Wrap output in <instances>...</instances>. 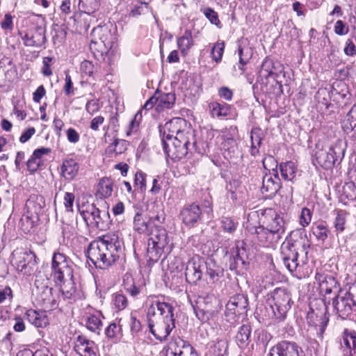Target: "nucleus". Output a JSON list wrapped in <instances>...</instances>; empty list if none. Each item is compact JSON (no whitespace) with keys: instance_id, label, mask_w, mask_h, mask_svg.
<instances>
[{"instance_id":"1","label":"nucleus","mask_w":356,"mask_h":356,"mask_svg":"<svg viewBox=\"0 0 356 356\" xmlns=\"http://www.w3.org/2000/svg\"><path fill=\"white\" fill-rule=\"evenodd\" d=\"M123 242L115 234H108L93 241L88 248V258L97 267L106 269L122 254Z\"/></svg>"},{"instance_id":"2","label":"nucleus","mask_w":356,"mask_h":356,"mask_svg":"<svg viewBox=\"0 0 356 356\" xmlns=\"http://www.w3.org/2000/svg\"><path fill=\"white\" fill-rule=\"evenodd\" d=\"M248 232L255 235V240L260 246L273 248L282 238L286 230V222L284 218L270 209L262 225L247 226Z\"/></svg>"},{"instance_id":"3","label":"nucleus","mask_w":356,"mask_h":356,"mask_svg":"<svg viewBox=\"0 0 356 356\" xmlns=\"http://www.w3.org/2000/svg\"><path fill=\"white\" fill-rule=\"evenodd\" d=\"M174 307L170 303L155 301L147 310L148 325L151 333L161 341L165 340L175 327Z\"/></svg>"},{"instance_id":"4","label":"nucleus","mask_w":356,"mask_h":356,"mask_svg":"<svg viewBox=\"0 0 356 356\" xmlns=\"http://www.w3.org/2000/svg\"><path fill=\"white\" fill-rule=\"evenodd\" d=\"M90 49L99 61L110 65L117 48L115 31L108 26H99L92 29Z\"/></svg>"},{"instance_id":"5","label":"nucleus","mask_w":356,"mask_h":356,"mask_svg":"<svg viewBox=\"0 0 356 356\" xmlns=\"http://www.w3.org/2000/svg\"><path fill=\"white\" fill-rule=\"evenodd\" d=\"M300 230L291 231L281 245V254L284 265L290 272L296 270L300 263L298 261L299 252L307 254L309 245L305 243Z\"/></svg>"},{"instance_id":"6","label":"nucleus","mask_w":356,"mask_h":356,"mask_svg":"<svg viewBox=\"0 0 356 356\" xmlns=\"http://www.w3.org/2000/svg\"><path fill=\"white\" fill-rule=\"evenodd\" d=\"M315 159L318 165L325 169L332 168L336 163H340L345 154V147L341 140H337L330 147L316 144Z\"/></svg>"},{"instance_id":"7","label":"nucleus","mask_w":356,"mask_h":356,"mask_svg":"<svg viewBox=\"0 0 356 356\" xmlns=\"http://www.w3.org/2000/svg\"><path fill=\"white\" fill-rule=\"evenodd\" d=\"M191 140H193V134L187 131L186 134L178 135L173 140L164 142L162 145L166 156L173 161L186 158L195 143H191Z\"/></svg>"},{"instance_id":"8","label":"nucleus","mask_w":356,"mask_h":356,"mask_svg":"<svg viewBox=\"0 0 356 356\" xmlns=\"http://www.w3.org/2000/svg\"><path fill=\"white\" fill-rule=\"evenodd\" d=\"M333 312L341 319H346L356 312V283L348 291L341 292L332 298Z\"/></svg>"},{"instance_id":"9","label":"nucleus","mask_w":356,"mask_h":356,"mask_svg":"<svg viewBox=\"0 0 356 356\" xmlns=\"http://www.w3.org/2000/svg\"><path fill=\"white\" fill-rule=\"evenodd\" d=\"M149 234L147 248V257L149 261H157L169 243L167 231L161 227L156 226Z\"/></svg>"},{"instance_id":"10","label":"nucleus","mask_w":356,"mask_h":356,"mask_svg":"<svg viewBox=\"0 0 356 356\" xmlns=\"http://www.w3.org/2000/svg\"><path fill=\"white\" fill-rule=\"evenodd\" d=\"M307 319L309 323L318 327L319 334L322 336L329 322L325 299L316 300L311 304Z\"/></svg>"},{"instance_id":"11","label":"nucleus","mask_w":356,"mask_h":356,"mask_svg":"<svg viewBox=\"0 0 356 356\" xmlns=\"http://www.w3.org/2000/svg\"><path fill=\"white\" fill-rule=\"evenodd\" d=\"M52 275L56 283L73 277L71 260L64 254L56 252L51 261Z\"/></svg>"},{"instance_id":"12","label":"nucleus","mask_w":356,"mask_h":356,"mask_svg":"<svg viewBox=\"0 0 356 356\" xmlns=\"http://www.w3.org/2000/svg\"><path fill=\"white\" fill-rule=\"evenodd\" d=\"M36 263L35 254L26 248H17L11 254L10 264L17 270L24 274H30Z\"/></svg>"},{"instance_id":"13","label":"nucleus","mask_w":356,"mask_h":356,"mask_svg":"<svg viewBox=\"0 0 356 356\" xmlns=\"http://www.w3.org/2000/svg\"><path fill=\"white\" fill-rule=\"evenodd\" d=\"M79 211L85 222L99 229H104L108 225V213L102 211L94 204H88L79 208Z\"/></svg>"},{"instance_id":"14","label":"nucleus","mask_w":356,"mask_h":356,"mask_svg":"<svg viewBox=\"0 0 356 356\" xmlns=\"http://www.w3.org/2000/svg\"><path fill=\"white\" fill-rule=\"evenodd\" d=\"M291 298L289 293L284 289L278 288L274 290L270 303L275 318L282 321L291 308Z\"/></svg>"},{"instance_id":"15","label":"nucleus","mask_w":356,"mask_h":356,"mask_svg":"<svg viewBox=\"0 0 356 356\" xmlns=\"http://www.w3.org/2000/svg\"><path fill=\"white\" fill-rule=\"evenodd\" d=\"M248 306V298L243 294L232 296L225 305V317L226 321L234 323L237 317L246 313Z\"/></svg>"},{"instance_id":"16","label":"nucleus","mask_w":356,"mask_h":356,"mask_svg":"<svg viewBox=\"0 0 356 356\" xmlns=\"http://www.w3.org/2000/svg\"><path fill=\"white\" fill-rule=\"evenodd\" d=\"M48 280H42L38 277L35 280L34 291L38 304L45 309H51L56 305V300L53 296V289L48 285Z\"/></svg>"},{"instance_id":"17","label":"nucleus","mask_w":356,"mask_h":356,"mask_svg":"<svg viewBox=\"0 0 356 356\" xmlns=\"http://www.w3.org/2000/svg\"><path fill=\"white\" fill-rule=\"evenodd\" d=\"M232 256L233 261L230 262V269L243 273L249 266L248 252L246 243L243 241H238L232 248Z\"/></svg>"},{"instance_id":"18","label":"nucleus","mask_w":356,"mask_h":356,"mask_svg":"<svg viewBox=\"0 0 356 356\" xmlns=\"http://www.w3.org/2000/svg\"><path fill=\"white\" fill-rule=\"evenodd\" d=\"M166 356H197L193 347L179 337H172L165 350Z\"/></svg>"},{"instance_id":"19","label":"nucleus","mask_w":356,"mask_h":356,"mask_svg":"<svg viewBox=\"0 0 356 356\" xmlns=\"http://www.w3.org/2000/svg\"><path fill=\"white\" fill-rule=\"evenodd\" d=\"M315 280L318 283L320 293L325 300L327 295L333 293L336 296L341 292L339 283L332 275L316 273Z\"/></svg>"},{"instance_id":"20","label":"nucleus","mask_w":356,"mask_h":356,"mask_svg":"<svg viewBox=\"0 0 356 356\" xmlns=\"http://www.w3.org/2000/svg\"><path fill=\"white\" fill-rule=\"evenodd\" d=\"M186 120L180 118H173L167 122L160 131L162 135V143L167 142V140H173L175 136H178V135L186 134V132L181 130L182 127L186 125Z\"/></svg>"},{"instance_id":"21","label":"nucleus","mask_w":356,"mask_h":356,"mask_svg":"<svg viewBox=\"0 0 356 356\" xmlns=\"http://www.w3.org/2000/svg\"><path fill=\"white\" fill-rule=\"evenodd\" d=\"M204 261L199 257H192L187 263L185 276L186 281L191 284H195L202 277V269Z\"/></svg>"},{"instance_id":"22","label":"nucleus","mask_w":356,"mask_h":356,"mask_svg":"<svg viewBox=\"0 0 356 356\" xmlns=\"http://www.w3.org/2000/svg\"><path fill=\"white\" fill-rule=\"evenodd\" d=\"M193 309L197 318L203 323L209 321L215 313L210 298H199Z\"/></svg>"},{"instance_id":"23","label":"nucleus","mask_w":356,"mask_h":356,"mask_svg":"<svg viewBox=\"0 0 356 356\" xmlns=\"http://www.w3.org/2000/svg\"><path fill=\"white\" fill-rule=\"evenodd\" d=\"M202 210L199 205L193 203L185 206L180 211L182 222L187 227H194L201 220Z\"/></svg>"},{"instance_id":"24","label":"nucleus","mask_w":356,"mask_h":356,"mask_svg":"<svg viewBox=\"0 0 356 356\" xmlns=\"http://www.w3.org/2000/svg\"><path fill=\"white\" fill-rule=\"evenodd\" d=\"M271 356H300L301 348L295 342L282 341L271 350Z\"/></svg>"},{"instance_id":"25","label":"nucleus","mask_w":356,"mask_h":356,"mask_svg":"<svg viewBox=\"0 0 356 356\" xmlns=\"http://www.w3.org/2000/svg\"><path fill=\"white\" fill-rule=\"evenodd\" d=\"M341 127L348 137L356 140V105L351 107L342 120Z\"/></svg>"},{"instance_id":"26","label":"nucleus","mask_w":356,"mask_h":356,"mask_svg":"<svg viewBox=\"0 0 356 356\" xmlns=\"http://www.w3.org/2000/svg\"><path fill=\"white\" fill-rule=\"evenodd\" d=\"M74 349L80 356H97L95 343L83 336L76 338Z\"/></svg>"},{"instance_id":"27","label":"nucleus","mask_w":356,"mask_h":356,"mask_svg":"<svg viewBox=\"0 0 356 356\" xmlns=\"http://www.w3.org/2000/svg\"><path fill=\"white\" fill-rule=\"evenodd\" d=\"M79 168V163L75 159H65L60 166V176L67 181H72L77 176Z\"/></svg>"},{"instance_id":"28","label":"nucleus","mask_w":356,"mask_h":356,"mask_svg":"<svg viewBox=\"0 0 356 356\" xmlns=\"http://www.w3.org/2000/svg\"><path fill=\"white\" fill-rule=\"evenodd\" d=\"M280 186L277 175L266 174L263 177L261 192L270 197L276 194Z\"/></svg>"},{"instance_id":"29","label":"nucleus","mask_w":356,"mask_h":356,"mask_svg":"<svg viewBox=\"0 0 356 356\" xmlns=\"http://www.w3.org/2000/svg\"><path fill=\"white\" fill-rule=\"evenodd\" d=\"M44 205L45 202L42 196L33 194L26 200L24 211L32 216L33 214V217L39 216Z\"/></svg>"},{"instance_id":"30","label":"nucleus","mask_w":356,"mask_h":356,"mask_svg":"<svg viewBox=\"0 0 356 356\" xmlns=\"http://www.w3.org/2000/svg\"><path fill=\"white\" fill-rule=\"evenodd\" d=\"M344 356H356V334L345 331L341 343Z\"/></svg>"},{"instance_id":"31","label":"nucleus","mask_w":356,"mask_h":356,"mask_svg":"<svg viewBox=\"0 0 356 356\" xmlns=\"http://www.w3.org/2000/svg\"><path fill=\"white\" fill-rule=\"evenodd\" d=\"M26 318L36 327H44L49 325V318L45 312L29 309L26 312Z\"/></svg>"},{"instance_id":"32","label":"nucleus","mask_w":356,"mask_h":356,"mask_svg":"<svg viewBox=\"0 0 356 356\" xmlns=\"http://www.w3.org/2000/svg\"><path fill=\"white\" fill-rule=\"evenodd\" d=\"M113 191V181L108 177H102L99 179L97 186L96 195L100 198H108L112 195Z\"/></svg>"},{"instance_id":"33","label":"nucleus","mask_w":356,"mask_h":356,"mask_svg":"<svg viewBox=\"0 0 356 356\" xmlns=\"http://www.w3.org/2000/svg\"><path fill=\"white\" fill-rule=\"evenodd\" d=\"M243 186L236 179L231 180L226 186L227 197L235 202L243 197Z\"/></svg>"},{"instance_id":"34","label":"nucleus","mask_w":356,"mask_h":356,"mask_svg":"<svg viewBox=\"0 0 356 356\" xmlns=\"http://www.w3.org/2000/svg\"><path fill=\"white\" fill-rule=\"evenodd\" d=\"M177 46L183 55H186L191 47L194 45L192 31L186 29L183 35L177 40Z\"/></svg>"},{"instance_id":"35","label":"nucleus","mask_w":356,"mask_h":356,"mask_svg":"<svg viewBox=\"0 0 356 356\" xmlns=\"http://www.w3.org/2000/svg\"><path fill=\"white\" fill-rule=\"evenodd\" d=\"M149 220L139 210L136 211L134 218V229L135 231L141 234H149Z\"/></svg>"},{"instance_id":"36","label":"nucleus","mask_w":356,"mask_h":356,"mask_svg":"<svg viewBox=\"0 0 356 356\" xmlns=\"http://www.w3.org/2000/svg\"><path fill=\"white\" fill-rule=\"evenodd\" d=\"M24 43L28 47H40L44 44L46 38L44 35L36 31L33 33H28L23 38Z\"/></svg>"},{"instance_id":"37","label":"nucleus","mask_w":356,"mask_h":356,"mask_svg":"<svg viewBox=\"0 0 356 356\" xmlns=\"http://www.w3.org/2000/svg\"><path fill=\"white\" fill-rule=\"evenodd\" d=\"M263 140V132L259 128H253L250 132L251 149L250 154L256 156L259 152V147Z\"/></svg>"},{"instance_id":"38","label":"nucleus","mask_w":356,"mask_h":356,"mask_svg":"<svg viewBox=\"0 0 356 356\" xmlns=\"http://www.w3.org/2000/svg\"><path fill=\"white\" fill-rule=\"evenodd\" d=\"M100 6V0H79V7L84 12L85 19L90 18V14L94 13Z\"/></svg>"},{"instance_id":"39","label":"nucleus","mask_w":356,"mask_h":356,"mask_svg":"<svg viewBox=\"0 0 356 356\" xmlns=\"http://www.w3.org/2000/svg\"><path fill=\"white\" fill-rule=\"evenodd\" d=\"M335 217L333 220V225L337 234L343 232L346 229L348 213L343 210H336Z\"/></svg>"},{"instance_id":"40","label":"nucleus","mask_w":356,"mask_h":356,"mask_svg":"<svg viewBox=\"0 0 356 356\" xmlns=\"http://www.w3.org/2000/svg\"><path fill=\"white\" fill-rule=\"evenodd\" d=\"M280 170L283 179L287 181H293L296 175L297 167L293 162L287 161L280 164Z\"/></svg>"},{"instance_id":"41","label":"nucleus","mask_w":356,"mask_h":356,"mask_svg":"<svg viewBox=\"0 0 356 356\" xmlns=\"http://www.w3.org/2000/svg\"><path fill=\"white\" fill-rule=\"evenodd\" d=\"M251 334V327L249 325H243L236 334V342L240 347H245L249 343Z\"/></svg>"},{"instance_id":"42","label":"nucleus","mask_w":356,"mask_h":356,"mask_svg":"<svg viewBox=\"0 0 356 356\" xmlns=\"http://www.w3.org/2000/svg\"><path fill=\"white\" fill-rule=\"evenodd\" d=\"M211 115L215 118L226 117L230 113L229 106L227 104H220L218 102H211L209 104Z\"/></svg>"},{"instance_id":"43","label":"nucleus","mask_w":356,"mask_h":356,"mask_svg":"<svg viewBox=\"0 0 356 356\" xmlns=\"http://www.w3.org/2000/svg\"><path fill=\"white\" fill-rule=\"evenodd\" d=\"M102 317L100 313L89 315L86 320L87 328L90 331L99 333L103 326Z\"/></svg>"},{"instance_id":"44","label":"nucleus","mask_w":356,"mask_h":356,"mask_svg":"<svg viewBox=\"0 0 356 356\" xmlns=\"http://www.w3.org/2000/svg\"><path fill=\"white\" fill-rule=\"evenodd\" d=\"M312 233L316 241L323 244L328 237L330 231L323 223L321 222L312 227Z\"/></svg>"},{"instance_id":"45","label":"nucleus","mask_w":356,"mask_h":356,"mask_svg":"<svg viewBox=\"0 0 356 356\" xmlns=\"http://www.w3.org/2000/svg\"><path fill=\"white\" fill-rule=\"evenodd\" d=\"M274 66L273 63L270 59L266 58L261 66L260 71L259 72V78L263 81L264 79L266 81L270 76H274L273 72Z\"/></svg>"},{"instance_id":"46","label":"nucleus","mask_w":356,"mask_h":356,"mask_svg":"<svg viewBox=\"0 0 356 356\" xmlns=\"http://www.w3.org/2000/svg\"><path fill=\"white\" fill-rule=\"evenodd\" d=\"M106 337L113 339L115 343L120 341L122 336V327L120 325L115 323H111L105 330Z\"/></svg>"},{"instance_id":"47","label":"nucleus","mask_w":356,"mask_h":356,"mask_svg":"<svg viewBox=\"0 0 356 356\" xmlns=\"http://www.w3.org/2000/svg\"><path fill=\"white\" fill-rule=\"evenodd\" d=\"M127 145L128 143L125 140L115 139L113 143L106 148V153L108 154L112 153L120 154L127 149Z\"/></svg>"},{"instance_id":"48","label":"nucleus","mask_w":356,"mask_h":356,"mask_svg":"<svg viewBox=\"0 0 356 356\" xmlns=\"http://www.w3.org/2000/svg\"><path fill=\"white\" fill-rule=\"evenodd\" d=\"M38 220V216L33 217V215H31L24 211V213L21 218L22 228L24 232H29L35 227L37 221Z\"/></svg>"},{"instance_id":"49","label":"nucleus","mask_w":356,"mask_h":356,"mask_svg":"<svg viewBox=\"0 0 356 356\" xmlns=\"http://www.w3.org/2000/svg\"><path fill=\"white\" fill-rule=\"evenodd\" d=\"M60 286V290L67 299H71L76 293V287L72 278L65 280L64 282L56 283Z\"/></svg>"},{"instance_id":"50","label":"nucleus","mask_w":356,"mask_h":356,"mask_svg":"<svg viewBox=\"0 0 356 356\" xmlns=\"http://www.w3.org/2000/svg\"><path fill=\"white\" fill-rule=\"evenodd\" d=\"M158 98V108L161 109L170 108L175 102V95L173 93L161 94Z\"/></svg>"},{"instance_id":"51","label":"nucleus","mask_w":356,"mask_h":356,"mask_svg":"<svg viewBox=\"0 0 356 356\" xmlns=\"http://www.w3.org/2000/svg\"><path fill=\"white\" fill-rule=\"evenodd\" d=\"M112 303L118 311L124 309L128 305L127 297L121 292H117L112 295Z\"/></svg>"},{"instance_id":"52","label":"nucleus","mask_w":356,"mask_h":356,"mask_svg":"<svg viewBox=\"0 0 356 356\" xmlns=\"http://www.w3.org/2000/svg\"><path fill=\"white\" fill-rule=\"evenodd\" d=\"M239 69L243 71V67L248 63L252 57V51L249 47H238Z\"/></svg>"},{"instance_id":"53","label":"nucleus","mask_w":356,"mask_h":356,"mask_svg":"<svg viewBox=\"0 0 356 356\" xmlns=\"http://www.w3.org/2000/svg\"><path fill=\"white\" fill-rule=\"evenodd\" d=\"M224 49L225 42L222 41L217 42L213 44L211 51V56L215 62L219 63L221 61Z\"/></svg>"},{"instance_id":"54","label":"nucleus","mask_w":356,"mask_h":356,"mask_svg":"<svg viewBox=\"0 0 356 356\" xmlns=\"http://www.w3.org/2000/svg\"><path fill=\"white\" fill-rule=\"evenodd\" d=\"M202 12L212 24L218 26L220 24L218 13L212 8H205Z\"/></svg>"},{"instance_id":"55","label":"nucleus","mask_w":356,"mask_h":356,"mask_svg":"<svg viewBox=\"0 0 356 356\" xmlns=\"http://www.w3.org/2000/svg\"><path fill=\"white\" fill-rule=\"evenodd\" d=\"M42 163V162L41 159H39L32 155L27 161V169L30 172L34 173L38 170Z\"/></svg>"},{"instance_id":"56","label":"nucleus","mask_w":356,"mask_h":356,"mask_svg":"<svg viewBox=\"0 0 356 356\" xmlns=\"http://www.w3.org/2000/svg\"><path fill=\"white\" fill-rule=\"evenodd\" d=\"M312 220V212L311 211L305 207L302 209L301 213L300 216V224L303 227L307 226Z\"/></svg>"},{"instance_id":"57","label":"nucleus","mask_w":356,"mask_h":356,"mask_svg":"<svg viewBox=\"0 0 356 356\" xmlns=\"http://www.w3.org/2000/svg\"><path fill=\"white\" fill-rule=\"evenodd\" d=\"M343 195L348 200H354L356 197V189L352 183L346 184L343 186Z\"/></svg>"},{"instance_id":"58","label":"nucleus","mask_w":356,"mask_h":356,"mask_svg":"<svg viewBox=\"0 0 356 356\" xmlns=\"http://www.w3.org/2000/svg\"><path fill=\"white\" fill-rule=\"evenodd\" d=\"M99 108L100 106L97 99L88 101L86 105V111L91 115L98 112Z\"/></svg>"},{"instance_id":"59","label":"nucleus","mask_w":356,"mask_h":356,"mask_svg":"<svg viewBox=\"0 0 356 356\" xmlns=\"http://www.w3.org/2000/svg\"><path fill=\"white\" fill-rule=\"evenodd\" d=\"M145 177L146 175L140 171L137 172L135 175V184L138 186L141 191H144L146 188Z\"/></svg>"},{"instance_id":"60","label":"nucleus","mask_w":356,"mask_h":356,"mask_svg":"<svg viewBox=\"0 0 356 356\" xmlns=\"http://www.w3.org/2000/svg\"><path fill=\"white\" fill-rule=\"evenodd\" d=\"M80 69L82 73L90 76H92L94 73V65L89 60H83L81 63Z\"/></svg>"},{"instance_id":"61","label":"nucleus","mask_w":356,"mask_h":356,"mask_svg":"<svg viewBox=\"0 0 356 356\" xmlns=\"http://www.w3.org/2000/svg\"><path fill=\"white\" fill-rule=\"evenodd\" d=\"M222 146L224 149L234 152L236 149V143L233 138H226L222 143Z\"/></svg>"},{"instance_id":"62","label":"nucleus","mask_w":356,"mask_h":356,"mask_svg":"<svg viewBox=\"0 0 356 356\" xmlns=\"http://www.w3.org/2000/svg\"><path fill=\"white\" fill-rule=\"evenodd\" d=\"M74 195L72 193H65L64 196V205L67 211H72Z\"/></svg>"},{"instance_id":"63","label":"nucleus","mask_w":356,"mask_h":356,"mask_svg":"<svg viewBox=\"0 0 356 356\" xmlns=\"http://www.w3.org/2000/svg\"><path fill=\"white\" fill-rule=\"evenodd\" d=\"M334 32L339 35H343L348 33V28L346 26L343 21L338 20L334 25Z\"/></svg>"},{"instance_id":"64","label":"nucleus","mask_w":356,"mask_h":356,"mask_svg":"<svg viewBox=\"0 0 356 356\" xmlns=\"http://www.w3.org/2000/svg\"><path fill=\"white\" fill-rule=\"evenodd\" d=\"M343 51L345 54L347 56H353L356 55V46L352 40H347Z\"/></svg>"}]
</instances>
